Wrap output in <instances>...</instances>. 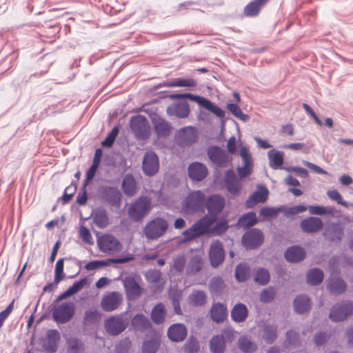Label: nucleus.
I'll return each instance as SVG.
<instances>
[{
	"label": "nucleus",
	"mask_w": 353,
	"mask_h": 353,
	"mask_svg": "<svg viewBox=\"0 0 353 353\" xmlns=\"http://www.w3.org/2000/svg\"><path fill=\"white\" fill-rule=\"evenodd\" d=\"M152 209L151 200L147 196H140L128 209L129 219L134 223L141 222Z\"/></svg>",
	"instance_id": "nucleus-1"
},
{
	"label": "nucleus",
	"mask_w": 353,
	"mask_h": 353,
	"mask_svg": "<svg viewBox=\"0 0 353 353\" xmlns=\"http://www.w3.org/2000/svg\"><path fill=\"white\" fill-rule=\"evenodd\" d=\"M214 223L208 217L203 216L183 232L182 235L184 236L183 242L191 241L196 238L209 234V227Z\"/></svg>",
	"instance_id": "nucleus-2"
},
{
	"label": "nucleus",
	"mask_w": 353,
	"mask_h": 353,
	"mask_svg": "<svg viewBox=\"0 0 353 353\" xmlns=\"http://www.w3.org/2000/svg\"><path fill=\"white\" fill-rule=\"evenodd\" d=\"M205 194L201 190L192 191L185 197L183 205V211L188 214L205 211Z\"/></svg>",
	"instance_id": "nucleus-3"
},
{
	"label": "nucleus",
	"mask_w": 353,
	"mask_h": 353,
	"mask_svg": "<svg viewBox=\"0 0 353 353\" xmlns=\"http://www.w3.org/2000/svg\"><path fill=\"white\" fill-rule=\"evenodd\" d=\"M205 208L208 211V214L205 216L208 217L210 221L214 223L218 221L219 215L223 212L225 206V199L220 194H213L205 199Z\"/></svg>",
	"instance_id": "nucleus-4"
},
{
	"label": "nucleus",
	"mask_w": 353,
	"mask_h": 353,
	"mask_svg": "<svg viewBox=\"0 0 353 353\" xmlns=\"http://www.w3.org/2000/svg\"><path fill=\"white\" fill-rule=\"evenodd\" d=\"M168 222L162 217H155L144 227L143 232L149 240H157L162 237L168 228Z\"/></svg>",
	"instance_id": "nucleus-5"
},
{
	"label": "nucleus",
	"mask_w": 353,
	"mask_h": 353,
	"mask_svg": "<svg viewBox=\"0 0 353 353\" xmlns=\"http://www.w3.org/2000/svg\"><path fill=\"white\" fill-rule=\"evenodd\" d=\"M207 155L216 168H225L232 165V156L220 146L212 145L208 147Z\"/></svg>",
	"instance_id": "nucleus-6"
},
{
	"label": "nucleus",
	"mask_w": 353,
	"mask_h": 353,
	"mask_svg": "<svg viewBox=\"0 0 353 353\" xmlns=\"http://www.w3.org/2000/svg\"><path fill=\"white\" fill-rule=\"evenodd\" d=\"M352 315H353V301H341L330 308L329 318L334 323H339L344 321Z\"/></svg>",
	"instance_id": "nucleus-7"
},
{
	"label": "nucleus",
	"mask_w": 353,
	"mask_h": 353,
	"mask_svg": "<svg viewBox=\"0 0 353 353\" xmlns=\"http://www.w3.org/2000/svg\"><path fill=\"white\" fill-rule=\"evenodd\" d=\"M130 128L138 139L145 140L150 136V127L147 118L141 114L132 117Z\"/></svg>",
	"instance_id": "nucleus-8"
},
{
	"label": "nucleus",
	"mask_w": 353,
	"mask_h": 353,
	"mask_svg": "<svg viewBox=\"0 0 353 353\" xmlns=\"http://www.w3.org/2000/svg\"><path fill=\"white\" fill-rule=\"evenodd\" d=\"M75 314V306L72 302H63L59 307L55 305L52 310L53 320L61 324L69 322Z\"/></svg>",
	"instance_id": "nucleus-9"
},
{
	"label": "nucleus",
	"mask_w": 353,
	"mask_h": 353,
	"mask_svg": "<svg viewBox=\"0 0 353 353\" xmlns=\"http://www.w3.org/2000/svg\"><path fill=\"white\" fill-rule=\"evenodd\" d=\"M264 242V234L258 228H250L241 237V243L247 250H256Z\"/></svg>",
	"instance_id": "nucleus-10"
},
{
	"label": "nucleus",
	"mask_w": 353,
	"mask_h": 353,
	"mask_svg": "<svg viewBox=\"0 0 353 353\" xmlns=\"http://www.w3.org/2000/svg\"><path fill=\"white\" fill-rule=\"evenodd\" d=\"M101 200L112 207L119 208L122 194L117 187L102 185L98 190Z\"/></svg>",
	"instance_id": "nucleus-11"
},
{
	"label": "nucleus",
	"mask_w": 353,
	"mask_h": 353,
	"mask_svg": "<svg viewBox=\"0 0 353 353\" xmlns=\"http://www.w3.org/2000/svg\"><path fill=\"white\" fill-rule=\"evenodd\" d=\"M225 257V252L223 243L220 240H214L210 245L208 258L210 265L216 268L221 265Z\"/></svg>",
	"instance_id": "nucleus-12"
},
{
	"label": "nucleus",
	"mask_w": 353,
	"mask_h": 353,
	"mask_svg": "<svg viewBox=\"0 0 353 353\" xmlns=\"http://www.w3.org/2000/svg\"><path fill=\"white\" fill-rule=\"evenodd\" d=\"M159 167V159L156 152L152 150L145 152L142 160V170L144 174L147 176H153L158 173Z\"/></svg>",
	"instance_id": "nucleus-13"
},
{
	"label": "nucleus",
	"mask_w": 353,
	"mask_h": 353,
	"mask_svg": "<svg viewBox=\"0 0 353 353\" xmlns=\"http://www.w3.org/2000/svg\"><path fill=\"white\" fill-rule=\"evenodd\" d=\"M99 250L104 253L119 252L122 249L120 241L112 234H103L97 239Z\"/></svg>",
	"instance_id": "nucleus-14"
},
{
	"label": "nucleus",
	"mask_w": 353,
	"mask_h": 353,
	"mask_svg": "<svg viewBox=\"0 0 353 353\" xmlns=\"http://www.w3.org/2000/svg\"><path fill=\"white\" fill-rule=\"evenodd\" d=\"M134 259V255L129 254L128 255L122 257L107 259L105 260H95L88 262L85 265V269L87 270H93L101 267L108 266L112 263L123 264L132 261Z\"/></svg>",
	"instance_id": "nucleus-15"
},
{
	"label": "nucleus",
	"mask_w": 353,
	"mask_h": 353,
	"mask_svg": "<svg viewBox=\"0 0 353 353\" xmlns=\"http://www.w3.org/2000/svg\"><path fill=\"white\" fill-rule=\"evenodd\" d=\"M128 325V322L120 316H111L105 322V330L112 336H118L126 329Z\"/></svg>",
	"instance_id": "nucleus-16"
},
{
	"label": "nucleus",
	"mask_w": 353,
	"mask_h": 353,
	"mask_svg": "<svg viewBox=\"0 0 353 353\" xmlns=\"http://www.w3.org/2000/svg\"><path fill=\"white\" fill-rule=\"evenodd\" d=\"M61 340L59 332L55 329L48 330L46 332V339H43L41 347L46 353H55Z\"/></svg>",
	"instance_id": "nucleus-17"
},
{
	"label": "nucleus",
	"mask_w": 353,
	"mask_h": 353,
	"mask_svg": "<svg viewBox=\"0 0 353 353\" xmlns=\"http://www.w3.org/2000/svg\"><path fill=\"white\" fill-rule=\"evenodd\" d=\"M125 293L130 301L136 300L141 294L142 290L134 278L132 276H125L123 280Z\"/></svg>",
	"instance_id": "nucleus-18"
},
{
	"label": "nucleus",
	"mask_w": 353,
	"mask_h": 353,
	"mask_svg": "<svg viewBox=\"0 0 353 353\" xmlns=\"http://www.w3.org/2000/svg\"><path fill=\"white\" fill-rule=\"evenodd\" d=\"M151 120L154 130L159 138H165L170 136L172 126L169 122L158 114H155Z\"/></svg>",
	"instance_id": "nucleus-19"
},
{
	"label": "nucleus",
	"mask_w": 353,
	"mask_h": 353,
	"mask_svg": "<svg viewBox=\"0 0 353 353\" xmlns=\"http://www.w3.org/2000/svg\"><path fill=\"white\" fill-rule=\"evenodd\" d=\"M123 301L122 294L118 292H112L104 296L101 305L105 312H112L117 309Z\"/></svg>",
	"instance_id": "nucleus-20"
},
{
	"label": "nucleus",
	"mask_w": 353,
	"mask_h": 353,
	"mask_svg": "<svg viewBox=\"0 0 353 353\" xmlns=\"http://www.w3.org/2000/svg\"><path fill=\"white\" fill-rule=\"evenodd\" d=\"M188 335L186 327L181 323L171 325L167 332L168 338L172 341L179 343L183 341Z\"/></svg>",
	"instance_id": "nucleus-21"
},
{
	"label": "nucleus",
	"mask_w": 353,
	"mask_h": 353,
	"mask_svg": "<svg viewBox=\"0 0 353 353\" xmlns=\"http://www.w3.org/2000/svg\"><path fill=\"white\" fill-rule=\"evenodd\" d=\"M268 189L264 185H258V190L254 192L246 200L248 208H253L259 203H264L268 197Z\"/></svg>",
	"instance_id": "nucleus-22"
},
{
	"label": "nucleus",
	"mask_w": 353,
	"mask_h": 353,
	"mask_svg": "<svg viewBox=\"0 0 353 353\" xmlns=\"http://www.w3.org/2000/svg\"><path fill=\"white\" fill-rule=\"evenodd\" d=\"M300 226L304 232L313 234L319 232L323 229V223L319 217L310 216L301 220Z\"/></svg>",
	"instance_id": "nucleus-23"
},
{
	"label": "nucleus",
	"mask_w": 353,
	"mask_h": 353,
	"mask_svg": "<svg viewBox=\"0 0 353 353\" xmlns=\"http://www.w3.org/2000/svg\"><path fill=\"white\" fill-rule=\"evenodd\" d=\"M284 256L287 261L297 263L305 259L306 252L305 249L300 245H292L285 250Z\"/></svg>",
	"instance_id": "nucleus-24"
},
{
	"label": "nucleus",
	"mask_w": 353,
	"mask_h": 353,
	"mask_svg": "<svg viewBox=\"0 0 353 353\" xmlns=\"http://www.w3.org/2000/svg\"><path fill=\"white\" fill-rule=\"evenodd\" d=\"M208 174L206 166L199 162H194L188 167V176L194 181H201Z\"/></svg>",
	"instance_id": "nucleus-25"
},
{
	"label": "nucleus",
	"mask_w": 353,
	"mask_h": 353,
	"mask_svg": "<svg viewBox=\"0 0 353 353\" xmlns=\"http://www.w3.org/2000/svg\"><path fill=\"white\" fill-rule=\"evenodd\" d=\"M228 310L227 306L222 303H215L210 309V317L216 323H223L228 317Z\"/></svg>",
	"instance_id": "nucleus-26"
},
{
	"label": "nucleus",
	"mask_w": 353,
	"mask_h": 353,
	"mask_svg": "<svg viewBox=\"0 0 353 353\" xmlns=\"http://www.w3.org/2000/svg\"><path fill=\"white\" fill-rule=\"evenodd\" d=\"M198 140V135L192 127L185 128L181 130L179 135V144L182 146H190L196 143Z\"/></svg>",
	"instance_id": "nucleus-27"
},
{
	"label": "nucleus",
	"mask_w": 353,
	"mask_h": 353,
	"mask_svg": "<svg viewBox=\"0 0 353 353\" xmlns=\"http://www.w3.org/2000/svg\"><path fill=\"white\" fill-rule=\"evenodd\" d=\"M343 234V228L339 223H332L326 228L324 232L326 239L335 243L341 242Z\"/></svg>",
	"instance_id": "nucleus-28"
},
{
	"label": "nucleus",
	"mask_w": 353,
	"mask_h": 353,
	"mask_svg": "<svg viewBox=\"0 0 353 353\" xmlns=\"http://www.w3.org/2000/svg\"><path fill=\"white\" fill-rule=\"evenodd\" d=\"M190 106L188 102L181 101L172 104L168 107L167 113L169 115H174L178 118L184 119L190 114Z\"/></svg>",
	"instance_id": "nucleus-29"
},
{
	"label": "nucleus",
	"mask_w": 353,
	"mask_h": 353,
	"mask_svg": "<svg viewBox=\"0 0 353 353\" xmlns=\"http://www.w3.org/2000/svg\"><path fill=\"white\" fill-rule=\"evenodd\" d=\"M293 307L296 314H305L311 309V300L306 294L298 295L294 299Z\"/></svg>",
	"instance_id": "nucleus-30"
},
{
	"label": "nucleus",
	"mask_w": 353,
	"mask_h": 353,
	"mask_svg": "<svg viewBox=\"0 0 353 353\" xmlns=\"http://www.w3.org/2000/svg\"><path fill=\"white\" fill-rule=\"evenodd\" d=\"M270 0H253L247 4L243 9L244 16L250 18L257 17L261 12V9Z\"/></svg>",
	"instance_id": "nucleus-31"
},
{
	"label": "nucleus",
	"mask_w": 353,
	"mask_h": 353,
	"mask_svg": "<svg viewBox=\"0 0 353 353\" xmlns=\"http://www.w3.org/2000/svg\"><path fill=\"white\" fill-rule=\"evenodd\" d=\"M248 314L249 312L247 306L242 303L235 304L230 312L232 320L237 323L245 321Z\"/></svg>",
	"instance_id": "nucleus-32"
},
{
	"label": "nucleus",
	"mask_w": 353,
	"mask_h": 353,
	"mask_svg": "<svg viewBox=\"0 0 353 353\" xmlns=\"http://www.w3.org/2000/svg\"><path fill=\"white\" fill-rule=\"evenodd\" d=\"M166 314L165 305L163 303H159L152 309L150 318L154 324L160 325L164 323Z\"/></svg>",
	"instance_id": "nucleus-33"
},
{
	"label": "nucleus",
	"mask_w": 353,
	"mask_h": 353,
	"mask_svg": "<svg viewBox=\"0 0 353 353\" xmlns=\"http://www.w3.org/2000/svg\"><path fill=\"white\" fill-rule=\"evenodd\" d=\"M259 223V219L256 216V214L254 211L247 212L242 214L238 219L236 225L239 228H243L244 229H250L252 227Z\"/></svg>",
	"instance_id": "nucleus-34"
},
{
	"label": "nucleus",
	"mask_w": 353,
	"mask_h": 353,
	"mask_svg": "<svg viewBox=\"0 0 353 353\" xmlns=\"http://www.w3.org/2000/svg\"><path fill=\"white\" fill-rule=\"evenodd\" d=\"M121 188L124 194L128 196L135 194L137 192V182L132 174L128 173L125 175L121 183Z\"/></svg>",
	"instance_id": "nucleus-35"
},
{
	"label": "nucleus",
	"mask_w": 353,
	"mask_h": 353,
	"mask_svg": "<svg viewBox=\"0 0 353 353\" xmlns=\"http://www.w3.org/2000/svg\"><path fill=\"white\" fill-rule=\"evenodd\" d=\"M161 345V336L154 334L150 339L144 341L142 345V353H157Z\"/></svg>",
	"instance_id": "nucleus-36"
},
{
	"label": "nucleus",
	"mask_w": 353,
	"mask_h": 353,
	"mask_svg": "<svg viewBox=\"0 0 353 353\" xmlns=\"http://www.w3.org/2000/svg\"><path fill=\"white\" fill-rule=\"evenodd\" d=\"M262 338L267 344L274 343L278 338V327L274 324H265Z\"/></svg>",
	"instance_id": "nucleus-37"
},
{
	"label": "nucleus",
	"mask_w": 353,
	"mask_h": 353,
	"mask_svg": "<svg viewBox=\"0 0 353 353\" xmlns=\"http://www.w3.org/2000/svg\"><path fill=\"white\" fill-rule=\"evenodd\" d=\"M330 292L334 294H341L347 289L345 281L341 277H333L330 279L327 285Z\"/></svg>",
	"instance_id": "nucleus-38"
},
{
	"label": "nucleus",
	"mask_w": 353,
	"mask_h": 353,
	"mask_svg": "<svg viewBox=\"0 0 353 353\" xmlns=\"http://www.w3.org/2000/svg\"><path fill=\"white\" fill-rule=\"evenodd\" d=\"M324 279V273L322 270L318 268H313L310 269L306 275L307 283L312 285L315 286L321 284Z\"/></svg>",
	"instance_id": "nucleus-39"
},
{
	"label": "nucleus",
	"mask_w": 353,
	"mask_h": 353,
	"mask_svg": "<svg viewBox=\"0 0 353 353\" xmlns=\"http://www.w3.org/2000/svg\"><path fill=\"white\" fill-rule=\"evenodd\" d=\"M131 323L134 328L140 331H146L152 327V323L149 319L142 314L135 315L132 318Z\"/></svg>",
	"instance_id": "nucleus-40"
},
{
	"label": "nucleus",
	"mask_w": 353,
	"mask_h": 353,
	"mask_svg": "<svg viewBox=\"0 0 353 353\" xmlns=\"http://www.w3.org/2000/svg\"><path fill=\"white\" fill-rule=\"evenodd\" d=\"M225 340L221 334L215 335L210 341V350L212 353H224L225 351Z\"/></svg>",
	"instance_id": "nucleus-41"
},
{
	"label": "nucleus",
	"mask_w": 353,
	"mask_h": 353,
	"mask_svg": "<svg viewBox=\"0 0 353 353\" xmlns=\"http://www.w3.org/2000/svg\"><path fill=\"white\" fill-rule=\"evenodd\" d=\"M93 222L100 229L106 228L109 224L107 211L104 208H98L94 213Z\"/></svg>",
	"instance_id": "nucleus-42"
},
{
	"label": "nucleus",
	"mask_w": 353,
	"mask_h": 353,
	"mask_svg": "<svg viewBox=\"0 0 353 353\" xmlns=\"http://www.w3.org/2000/svg\"><path fill=\"white\" fill-rule=\"evenodd\" d=\"M268 155L270 160L269 165L272 169L276 170L281 167L284 161L283 152L273 149L268 152Z\"/></svg>",
	"instance_id": "nucleus-43"
},
{
	"label": "nucleus",
	"mask_w": 353,
	"mask_h": 353,
	"mask_svg": "<svg viewBox=\"0 0 353 353\" xmlns=\"http://www.w3.org/2000/svg\"><path fill=\"white\" fill-rule=\"evenodd\" d=\"M66 350L68 353H84L85 345L77 337H71L67 340Z\"/></svg>",
	"instance_id": "nucleus-44"
},
{
	"label": "nucleus",
	"mask_w": 353,
	"mask_h": 353,
	"mask_svg": "<svg viewBox=\"0 0 353 353\" xmlns=\"http://www.w3.org/2000/svg\"><path fill=\"white\" fill-rule=\"evenodd\" d=\"M190 303L195 307H201L207 303V294L203 290H194L189 296Z\"/></svg>",
	"instance_id": "nucleus-45"
},
{
	"label": "nucleus",
	"mask_w": 353,
	"mask_h": 353,
	"mask_svg": "<svg viewBox=\"0 0 353 353\" xmlns=\"http://www.w3.org/2000/svg\"><path fill=\"white\" fill-rule=\"evenodd\" d=\"M196 85L197 82L193 79L175 78L164 83V85L168 88L195 87Z\"/></svg>",
	"instance_id": "nucleus-46"
},
{
	"label": "nucleus",
	"mask_w": 353,
	"mask_h": 353,
	"mask_svg": "<svg viewBox=\"0 0 353 353\" xmlns=\"http://www.w3.org/2000/svg\"><path fill=\"white\" fill-rule=\"evenodd\" d=\"M253 279L259 285H266L270 281L269 270L265 268H259L254 273Z\"/></svg>",
	"instance_id": "nucleus-47"
},
{
	"label": "nucleus",
	"mask_w": 353,
	"mask_h": 353,
	"mask_svg": "<svg viewBox=\"0 0 353 353\" xmlns=\"http://www.w3.org/2000/svg\"><path fill=\"white\" fill-rule=\"evenodd\" d=\"M238 347L243 353H254L257 350L256 344L248 339L245 336L239 337Z\"/></svg>",
	"instance_id": "nucleus-48"
},
{
	"label": "nucleus",
	"mask_w": 353,
	"mask_h": 353,
	"mask_svg": "<svg viewBox=\"0 0 353 353\" xmlns=\"http://www.w3.org/2000/svg\"><path fill=\"white\" fill-rule=\"evenodd\" d=\"M250 269L245 263H239L235 268L234 276L239 283L245 282L250 278Z\"/></svg>",
	"instance_id": "nucleus-49"
},
{
	"label": "nucleus",
	"mask_w": 353,
	"mask_h": 353,
	"mask_svg": "<svg viewBox=\"0 0 353 353\" xmlns=\"http://www.w3.org/2000/svg\"><path fill=\"white\" fill-rule=\"evenodd\" d=\"M101 319V314L97 310H87L85 312L83 323L85 325L97 324Z\"/></svg>",
	"instance_id": "nucleus-50"
},
{
	"label": "nucleus",
	"mask_w": 353,
	"mask_h": 353,
	"mask_svg": "<svg viewBox=\"0 0 353 353\" xmlns=\"http://www.w3.org/2000/svg\"><path fill=\"white\" fill-rule=\"evenodd\" d=\"M228 221L225 219L220 220L213 227H209V234L220 236L229 228Z\"/></svg>",
	"instance_id": "nucleus-51"
},
{
	"label": "nucleus",
	"mask_w": 353,
	"mask_h": 353,
	"mask_svg": "<svg viewBox=\"0 0 353 353\" xmlns=\"http://www.w3.org/2000/svg\"><path fill=\"white\" fill-rule=\"evenodd\" d=\"M225 288V283L223 279L220 276H214L211 279L209 283V289L212 294H219Z\"/></svg>",
	"instance_id": "nucleus-52"
},
{
	"label": "nucleus",
	"mask_w": 353,
	"mask_h": 353,
	"mask_svg": "<svg viewBox=\"0 0 353 353\" xmlns=\"http://www.w3.org/2000/svg\"><path fill=\"white\" fill-rule=\"evenodd\" d=\"M202 261L200 257L195 256H192L188 263L187 268V274L193 275L199 272L202 268Z\"/></svg>",
	"instance_id": "nucleus-53"
},
{
	"label": "nucleus",
	"mask_w": 353,
	"mask_h": 353,
	"mask_svg": "<svg viewBox=\"0 0 353 353\" xmlns=\"http://www.w3.org/2000/svg\"><path fill=\"white\" fill-rule=\"evenodd\" d=\"M227 109L231 112L232 114H233L235 117L238 118L239 119L246 121L249 116L248 114H245L243 113L241 109L236 103H228L227 104Z\"/></svg>",
	"instance_id": "nucleus-54"
},
{
	"label": "nucleus",
	"mask_w": 353,
	"mask_h": 353,
	"mask_svg": "<svg viewBox=\"0 0 353 353\" xmlns=\"http://www.w3.org/2000/svg\"><path fill=\"white\" fill-rule=\"evenodd\" d=\"M308 210L310 214L316 215L333 214L334 211L332 207L321 205H310Z\"/></svg>",
	"instance_id": "nucleus-55"
},
{
	"label": "nucleus",
	"mask_w": 353,
	"mask_h": 353,
	"mask_svg": "<svg viewBox=\"0 0 353 353\" xmlns=\"http://www.w3.org/2000/svg\"><path fill=\"white\" fill-rule=\"evenodd\" d=\"M286 341L290 345L298 347L301 343L300 334L294 330H289L285 334Z\"/></svg>",
	"instance_id": "nucleus-56"
},
{
	"label": "nucleus",
	"mask_w": 353,
	"mask_h": 353,
	"mask_svg": "<svg viewBox=\"0 0 353 353\" xmlns=\"http://www.w3.org/2000/svg\"><path fill=\"white\" fill-rule=\"evenodd\" d=\"M330 339V334L324 331H319L313 336V343L316 346L320 347L325 345Z\"/></svg>",
	"instance_id": "nucleus-57"
},
{
	"label": "nucleus",
	"mask_w": 353,
	"mask_h": 353,
	"mask_svg": "<svg viewBox=\"0 0 353 353\" xmlns=\"http://www.w3.org/2000/svg\"><path fill=\"white\" fill-rule=\"evenodd\" d=\"M119 127L114 126L112 130L108 133L106 138L101 142L103 147L111 148L115 141V139L119 134Z\"/></svg>",
	"instance_id": "nucleus-58"
},
{
	"label": "nucleus",
	"mask_w": 353,
	"mask_h": 353,
	"mask_svg": "<svg viewBox=\"0 0 353 353\" xmlns=\"http://www.w3.org/2000/svg\"><path fill=\"white\" fill-rule=\"evenodd\" d=\"M208 111L211 112L212 113H213L214 114H215L217 117H219L220 119L221 123V132L222 133L224 130L225 122L227 121V119H225V111L223 109H221V108H219V106H217L216 105H215L214 103H213V105H212V107L210 108V110Z\"/></svg>",
	"instance_id": "nucleus-59"
},
{
	"label": "nucleus",
	"mask_w": 353,
	"mask_h": 353,
	"mask_svg": "<svg viewBox=\"0 0 353 353\" xmlns=\"http://www.w3.org/2000/svg\"><path fill=\"white\" fill-rule=\"evenodd\" d=\"M185 350L187 353H196L199 350V341L194 336H190L185 344Z\"/></svg>",
	"instance_id": "nucleus-60"
},
{
	"label": "nucleus",
	"mask_w": 353,
	"mask_h": 353,
	"mask_svg": "<svg viewBox=\"0 0 353 353\" xmlns=\"http://www.w3.org/2000/svg\"><path fill=\"white\" fill-rule=\"evenodd\" d=\"M77 191V184L73 182L70 185L68 186L64 191L63 196H61V200L63 204H66L70 201L74 193Z\"/></svg>",
	"instance_id": "nucleus-61"
},
{
	"label": "nucleus",
	"mask_w": 353,
	"mask_h": 353,
	"mask_svg": "<svg viewBox=\"0 0 353 353\" xmlns=\"http://www.w3.org/2000/svg\"><path fill=\"white\" fill-rule=\"evenodd\" d=\"M280 208L263 207L260 210L259 215L263 219L273 218L279 212Z\"/></svg>",
	"instance_id": "nucleus-62"
},
{
	"label": "nucleus",
	"mask_w": 353,
	"mask_h": 353,
	"mask_svg": "<svg viewBox=\"0 0 353 353\" xmlns=\"http://www.w3.org/2000/svg\"><path fill=\"white\" fill-rule=\"evenodd\" d=\"M131 343H132L128 337H125L121 340L116 345L117 353H129Z\"/></svg>",
	"instance_id": "nucleus-63"
},
{
	"label": "nucleus",
	"mask_w": 353,
	"mask_h": 353,
	"mask_svg": "<svg viewBox=\"0 0 353 353\" xmlns=\"http://www.w3.org/2000/svg\"><path fill=\"white\" fill-rule=\"evenodd\" d=\"M146 279L152 283H158L161 279V272L159 270H150L145 274Z\"/></svg>",
	"instance_id": "nucleus-64"
}]
</instances>
